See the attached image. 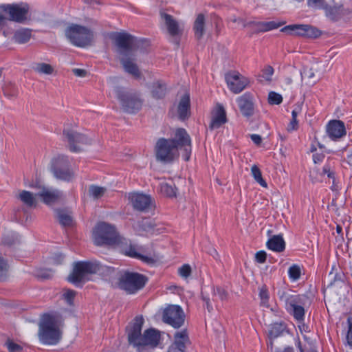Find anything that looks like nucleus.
Listing matches in <instances>:
<instances>
[{
	"mask_svg": "<svg viewBox=\"0 0 352 352\" xmlns=\"http://www.w3.org/2000/svg\"><path fill=\"white\" fill-rule=\"evenodd\" d=\"M4 95L9 98H16L19 94L18 87L12 82L6 83L3 87Z\"/></svg>",
	"mask_w": 352,
	"mask_h": 352,
	"instance_id": "nucleus-37",
	"label": "nucleus"
},
{
	"mask_svg": "<svg viewBox=\"0 0 352 352\" xmlns=\"http://www.w3.org/2000/svg\"><path fill=\"white\" fill-rule=\"evenodd\" d=\"M7 348L10 352H20L22 350V347L12 341H8L6 343Z\"/></svg>",
	"mask_w": 352,
	"mask_h": 352,
	"instance_id": "nucleus-52",
	"label": "nucleus"
},
{
	"mask_svg": "<svg viewBox=\"0 0 352 352\" xmlns=\"http://www.w3.org/2000/svg\"><path fill=\"white\" fill-rule=\"evenodd\" d=\"M267 254L265 251H258L255 254V259L259 263H263L265 262Z\"/></svg>",
	"mask_w": 352,
	"mask_h": 352,
	"instance_id": "nucleus-53",
	"label": "nucleus"
},
{
	"mask_svg": "<svg viewBox=\"0 0 352 352\" xmlns=\"http://www.w3.org/2000/svg\"><path fill=\"white\" fill-rule=\"evenodd\" d=\"M292 31L296 36L308 38H317L321 32L316 28L308 24H294L287 25L281 29V32Z\"/></svg>",
	"mask_w": 352,
	"mask_h": 352,
	"instance_id": "nucleus-15",
	"label": "nucleus"
},
{
	"mask_svg": "<svg viewBox=\"0 0 352 352\" xmlns=\"http://www.w3.org/2000/svg\"><path fill=\"white\" fill-rule=\"evenodd\" d=\"M191 267L188 264H184L178 269L179 276L184 278H188L191 274Z\"/></svg>",
	"mask_w": 352,
	"mask_h": 352,
	"instance_id": "nucleus-49",
	"label": "nucleus"
},
{
	"mask_svg": "<svg viewBox=\"0 0 352 352\" xmlns=\"http://www.w3.org/2000/svg\"><path fill=\"white\" fill-rule=\"evenodd\" d=\"M302 102H297L293 106L292 111V119L288 124V131H296L298 128V120L297 117L302 113Z\"/></svg>",
	"mask_w": 352,
	"mask_h": 352,
	"instance_id": "nucleus-27",
	"label": "nucleus"
},
{
	"mask_svg": "<svg viewBox=\"0 0 352 352\" xmlns=\"http://www.w3.org/2000/svg\"><path fill=\"white\" fill-rule=\"evenodd\" d=\"M175 341L173 345H177L180 348L185 349L186 344L188 342L189 339L186 330L178 331L175 334Z\"/></svg>",
	"mask_w": 352,
	"mask_h": 352,
	"instance_id": "nucleus-33",
	"label": "nucleus"
},
{
	"mask_svg": "<svg viewBox=\"0 0 352 352\" xmlns=\"http://www.w3.org/2000/svg\"><path fill=\"white\" fill-rule=\"evenodd\" d=\"M129 199L133 207L139 211H146L151 204V197L142 193H130Z\"/></svg>",
	"mask_w": 352,
	"mask_h": 352,
	"instance_id": "nucleus-19",
	"label": "nucleus"
},
{
	"mask_svg": "<svg viewBox=\"0 0 352 352\" xmlns=\"http://www.w3.org/2000/svg\"><path fill=\"white\" fill-rule=\"evenodd\" d=\"M325 3L324 0H307L308 6L314 9H321Z\"/></svg>",
	"mask_w": 352,
	"mask_h": 352,
	"instance_id": "nucleus-51",
	"label": "nucleus"
},
{
	"mask_svg": "<svg viewBox=\"0 0 352 352\" xmlns=\"http://www.w3.org/2000/svg\"><path fill=\"white\" fill-rule=\"evenodd\" d=\"M346 340L349 345L352 346V323H350L349 331L346 335Z\"/></svg>",
	"mask_w": 352,
	"mask_h": 352,
	"instance_id": "nucleus-58",
	"label": "nucleus"
},
{
	"mask_svg": "<svg viewBox=\"0 0 352 352\" xmlns=\"http://www.w3.org/2000/svg\"><path fill=\"white\" fill-rule=\"evenodd\" d=\"M61 318L56 314H45L38 324V339L41 343L55 345L61 339Z\"/></svg>",
	"mask_w": 352,
	"mask_h": 352,
	"instance_id": "nucleus-3",
	"label": "nucleus"
},
{
	"mask_svg": "<svg viewBox=\"0 0 352 352\" xmlns=\"http://www.w3.org/2000/svg\"><path fill=\"white\" fill-rule=\"evenodd\" d=\"M298 347L299 348L300 352H317V351L314 349H310L309 350L305 349L302 348L300 342H299L298 344Z\"/></svg>",
	"mask_w": 352,
	"mask_h": 352,
	"instance_id": "nucleus-63",
	"label": "nucleus"
},
{
	"mask_svg": "<svg viewBox=\"0 0 352 352\" xmlns=\"http://www.w3.org/2000/svg\"><path fill=\"white\" fill-rule=\"evenodd\" d=\"M212 293L214 296H217L221 300H227L228 296L227 291L221 287H214Z\"/></svg>",
	"mask_w": 352,
	"mask_h": 352,
	"instance_id": "nucleus-47",
	"label": "nucleus"
},
{
	"mask_svg": "<svg viewBox=\"0 0 352 352\" xmlns=\"http://www.w3.org/2000/svg\"><path fill=\"white\" fill-rule=\"evenodd\" d=\"M322 174L327 175L329 178L333 177V172L331 170V167L329 164L324 166L322 168Z\"/></svg>",
	"mask_w": 352,
	"mask_h": 352,
	"instance_id": "nucleus-54",
	"label": "nucleus"
},
{
	"mask_svg": "<svg viewBox=\"0 0 352 352\" xmlns=\"http://www.w3.org/2000/svg\"><path fill=\"white\" fill-rule=\"evenodd\" d=\"M89 193L94 199H98L104 195L106 188L92 185L89 187Z\"/></svg>",
	"mask_w": 352,
	"mask_h": 352,
	"instance_id": "nucleus-42",
	"label": "nucleus"
},
{
	"mask_svg": "<svg viewBox=\"0 0 352 352\" xmlns=\"http://www.w3.org/2000/svg\"><path fill=\"white\" fill-rule=\"evenodd\" d=\"M18 197L28 207H34L36 205L35 196H34V195L29 191H21L19 193Z\"/></svg>",
	"mask_w": 352,
	"mask_h": 352,
	"instance_id": "nucleus-31",
	"label": "nucleus"
},
{
	"mask_svg": "<svg viewBox=\"0 0 352 352\" xmlns=\"http://www.w3.org/2000/svg\"><path fill=\"white\" fill-rule=\"evenodd\" d=\"M58 218L60 224L64 226H69L72 223V217L64 212H60L58 214Z\"/></svg>",
	"mask_w": 352,
	"mask_h": 352,
	"instance_id": "nucleus-46",
	"label": "nucleus"
},
{
	"mask_svg": "<svg viewBox=\"0 0 352 352\" xmlns=\"http://www.w3.org/2000/svg\"><path fill=\"white\" fill-rule=\"evenodd\" d=\"M226 122V113L223 107L221 104H217L212 116L211 122L209 125L210 129H219Z\"/></svg>",
	"mask_w": 352,
	"mask_h": 352,
	"instance_id": "nucleus-22",
	"label": "nucleus"
},
{
	"mask_svg": "<svg viewBox=\"0 0 352 352\" xmlns=\"http://www.w3.org/2000/svg\"><path fill=\"white\" fill-rule=\"evenodd\" d=\"M146 281L147 278L143 274L124 272L119 278L118 286L127 294H133L142 289Z\"/></svg>",
	"mask_w": 352,
	"mask_h": 352,
	"instance_id": "nucleus-8",
	"label": "nucleus"
},
{
	"mask_svg": "<svg viewBox=\"0 0 352 352\" xmlns=\"http://www.w3.org/2000/svg\"><path fill=\"white\" fill-rule=\"evenodd\" d=\"M65 35L74 45L80 47L89 45L94 39V34L89 29L76 24L69 26Z\"/></svg>",
	"mask_w": 352,
	"mask_h": 352,
	"instance_id": "nucleus-7",
	"label": "nucleus"
},
{
	"mask_svg": "<svg viewBox=\"0 0 352 352\" xmlns=\"http://www.w3.org/2000/svg\"><path fill=\"white\" fill-rule=\"evenodd\" d=\"M101 268V265L96 261L78 262L75 264L72 273L68 277V280L78 286L81 283L88 280V275L96 274Z\"/></svg>",
	"mask_w": 352,
	"mask_h": 352,
	"instance_id": "nucleus-6",
	"label": "nucleus"
},
{
	"mask_svg": "<svg viewBox=\"0 0 352 352\" xmlns=\"http://www.w3.org/2000/svg\"><path fill=\"white\" fill-rule=\"evenodd\" d=\"M159 342V335L154 329H147L143 333L142 342H141V346H155L157 345Z\"/></svg>",
	"mask_w": 352,
	"mask_h": 352,
	"instance_id": "nucleus-26",
	"label": "nucleus"
},
{
	"mask_svg": "<svg viewBox=\"0 0 352 352\" xmlns=\"http://www.w3.org/2000/svg\"><path fill=\"white\" fill-rule=\"evenodd\" d=\"M52 274H53L52 271L46 270V271L41 272V273L38 274V276L43 278H50L52 276Z\"/></svg>",
	"mask_w": 352,
	"mask_h": 352,
	"instance_id": "nucleus-59",
	"label": "nucleus"
},
{
	"mask_svg": "<svg viewBox=\"0 0 352 352\" xmlns=\"http://www.w3.org/2000/svg\"><path fill=\"white\" fill-rule=\"evenodd\" d=\"M345 160L351 166H352V147L346 150Z\"/></svg>",
	"mask_w": 352,
	"mask_h": 352,
	"instance_id": "nucleus-57",
	"label": "nucleus"
},
{
	"mask_svg": "<svg viewBox=\"0 0 352 352\" xmlns=\"http://www.w3.org/2000/svg\"><path fill=\"white\" fill-rule=\"evenodd\" d=\"M288 275L292 281L298 280L301 275L300 267L298 265H292L288 270Z\"/></svg>",
	"mask_w": 352,
	"mask_h": 352,
	"instance_id": "nucleus-41",
	"label": "nucleus"
},
{
	"mask_svg": "<svg viewBox=\"0 0 352 352\" xmlns=\"http://www.w3.org/2000/svg\"><path fill=\"white\" fill-rule=\"evenodd\" d=\"M160 192L167 197H174L176 195L175 188L166 182H162L160 184Z\"/></svg>",
	"mask_w": 352,
	"mask_h": 352,
	"instance_id": "nucleus-40",
	"label": "nucleus"
},
{
	"mask_svg": "<svg viewBox=\"0 0 352 352\" xmlns=\"http://www.w3.org/2000/svg\"><path fill=\"white\" fill-rule=\"evenodd\" d=\"M32 69L34 72L41 74L50 75L54 72V69L51 65L45 63H35Z\"/></svg>",
	"mask_w": 352,
	"mask_h": 352,
	"instance_id": "nucleus-35",
	"label": "nucleus"
},
{
	"mask_svg": "<svg viewBox=\"0 0 352 352\" xmlns=\"http://www.w3.org/2000/svg\"><path fill=\"white\" fill-rule=\"evenodd\" d=\"M280 23L276 21H261L256 23L257 30L260 32H267L274 29H277L281 26Z\"/></svg>",
	"mask_w": 352,
	"mask_h": 352,
	"instance_id": "nucleus-34",
	"label": "nucleus"
},
{
	"mask_svg": "<svg viewBox=\"0 0 352 352\" xmlns=\"http://www.w3.org/2000/svg\"><path fill=\"white\" fill-rule=\"evenodd\" d=\"M269 250L274 252H281L285 249V242L282 235H274L266 243Z\"/></svg>",
	"mask_w": 352,
	"mask_h": 352,
	"instance_id": "nucleus-25",
	"label": "nucleus"
},
{
	"mask_svg": "<svg viewBox=\"0 0 352 352\" xmlns=\"http://www.w3.org/2000/svg\"><path fill=\"white\" fill-rule=\"evenodd\" d=\"M258 296L261 300V306L268 308L270 307V294L266 285H263L259 288Z\"/></svg>",
	"mask_w": 352,
	"mask_h": 352,
	"instance_id": "nucleus-36",
	"label": "nucleus"
},
{
	"mask_svg": "<svg viewBox=\"0 0 352 352\" xmlns=\"http://www.w3.org/2000/svg\"><path fill=\"white\" fill-rule=\"evenodd\" d=\"M226 80L230 90L236 94L241 93L249 84V80L238 72L227 74Z\"/></svg>",
	"mask_w": 352,
	"mask_h": 352,
	"instance_id": "nucleus-16",
	"label": "nucleus"
},
{
	"mask_svg": "<svg viewBox=\"0 0 352 352\" xmlns=\"http://www.w3.org/2000/svg\"><path fill=\"white\" fill-rule=\"evenodd\" d=\"M283 102V97L280 94L274 91H270L268 95V102L270 104H280Z\"/></svg>",
	"mask_w": 352,
	"mask_h": 352,
	"instance_id": "nucleus-44",
	"label": "nucleus"
},
{
	"mask_svg": "<svg viewBox=\"0 0 352 352\" xmlns=\"http://www.w3.org/2000/svg\"><path fill=\"white\" fill-rule=\"evenodd\" d=\"M18 236L14 232H9L2 237V243L6 245H12L18 241Z\"/></svg>",
	"mask_w": 352,
	"mask_h": 352,
	"instance_id": "nucleus-43",
	"label": "nucleus"
},
{
	"mask_svg": "<svg viewBox=\"0 0 352 352\" xmlns=\"http://www.w3.org/2000/svg\"><path fill=\"white\" fill-rule=\"evenodd\" d=\"M302 75H305V76L308 77L309 78H311L314 76V73L313 72L312 69H304L303 73H302Z\"/></svg>",
	"mask_w": 352,
	"mask_h": 352,
	"instance_id": "nucleus-61",
	"label": "nucleus"
},
{
	"mask_svg": "<svg viewBox=\"0 0 352 352\" xmlns=\"http://www.w3.org/2000/svg\"><path fill=\"white\" fill-rule=\"evenodd\" d=\"M162 19L167 28L168 34L172 36H176L179 34V28L177 21L170 14L161 12Z\"/></svg>",
	"mask_w": 352,
	"mask_h": 352,
	"instance_id": "nucleus-23",
	"label": "nucleus"
},
{
	"mask_svg": "<svg viewBox=\"0 0 352 352\" xmlns=\"http://www.w3.org/2000/svg\"><path fill=\"white\" fill-rule=\"evenodd\" d=\"M151 93L156 99L163 98L166 94V85L162 81H156L153 83Z\"/></svg>",
	"mask_w": 352,
	"mask_h": 352,
	"instance_id": "nucleus-30",
	"label": "nucleus"
},
{
	"mask_svg": "<svg viewBox=\"0 0 352 352\" xmlns=\"http://www.w3.org/2000/svg\"><path fill=\"white\" fill-rule=\"evenodd\" d=\"M131 56H122L121 58V62L126 72L134 76L135 77H139L140 72L137 65L131 58Z\"/></svg>",
	"mask_w": 352,
	"mask_h": 352,
	"instance_id": "nucleus-28",
	"label": "nucleus"
},
{
	"mask_svg": "<svg viewBox=\"0 0 352 352\" xmlns=\"http://www.w3.org/2000/svg\"><path fill=\"white\" fill-rule=\"evenodd\" d=\"M179 148L183 150V159L188 161L192 151L191 140L184 129H177L174 138H162L157 141L155 147L156 159L164 163L172 162L179 157Z\"/></svg>",
	"mask_w": 352,
	"mask_h": 352,
	"instance_id": "nucleus-1",
	"label": "nucleus"
},
{
	"mask_svg": "<svg viewBox=\"0 0 352 352\" xmlns=\"http://www.w3.org/2000/svg\"><path fill=\"white\" fill-rule=\"evenodd\" d=\"M144 323L142 316H137L133 322L127 327L128 341L134 347L141 346L143 334L142 327Z\"/></svg>",
	"mask_w": 352,
	"mask_h": 352,
	"instance_id": "nucleus-13",
	"label": "nucleus"
},
{
	"mask_svg": "<svg viewBox=\"0 0 352 352\" xmlns=\"http://www.w3.org/2000/svg\"><path fill=\"white\" fill-rule=\"evenodd\" d=\"M190 96L188 94L183 96L177 107L178 116L180 120H184L190 116Z\"/></svg>",
	"mask_w": 352,
	"mask_h": 352,
	"instance_id": "nucleus-24",
	"label": "nucleus"
},
{
	"mask_svg": "<svg viewBox=\"0 0 352 352\" xmlns=\"http://www.w3.org/2000/svg\"><path fill=\"white\" fill-rule=\"evenodd\" d=\"M184 320L185 315L184 311L179 305H168L163 311V322L175 329L181 327L184 323Z\"/></svg>",
	"mask_w": 352,
	"mask_h": 352,
	"instance_id": "nucleus-11",
	"label": "nucleus"
},
{
	"mask_svg": "<svg viewBox=\"0 0 352 352\" xmlns=\"http://www.w3.org/2000/svg\"><path fill=\"white\" fill-rule=\"evenodd\" d=\"M184 350L177 345L171 344L168 348V352H184Z\"/></svg>",
	"mask_w": 352,
	"mask_h": 352,
	"instance_id": "nucleus-60",
	"label": "nucleus"
},
{
	"mask_svg": "<svg viewBox=\"0 0 352 352\" xmlns=\"http://www.w3.org/2000/svg\"><path fill=\"white\" fill-rule=\"evenodd\" d=\"M327 133L333 140L342 138L346 133L344 123L338 120L330 121L327 125Z\"/></svg>",
	"mask_w": 352,
	"mask_h": 352,
	"instance_id": "nucleus-20",
	"label": "nucleus"
},
{
	"mask_svg": "<svg viewBox=\"0 0 352 352\" xmlns=\"http://www.w3.org/2000/svg\"><path fill=\"white\" fill-rule=\"evenodd\" d=\"M93 235L94 243L97 245H116L126 256L142 261L146 258L141 254V248L133 245L129 240L119 235L115 226L111 224L105 222L98 223Z\"/></svg>",
	"mask_w": 352,
	"mask_h": 352,
	"instance_id": "nucleus-2",
	"label": "nucleus"
},
{
	"mask_svg": "<svg viewBox=\"0 0 352 352\" xmlns=\"http://www.w3.org/2000/svg\"><path fill=\"white\" fill-rule=\"evenodd\" d=\"M8 264L6 259L0 256V280L3 279L8 271Z\"/></svg>",
	"mask_w": 352,
	"mask_h": 352,
	"instance_id": "nucleus-48",
	"label": "nucleus"
},
{
	"mask_svg": "<svg viewBox=\"0 0 352 352\" xmlns=\"http://www.w3.org/2000/svg\"><path fill=\"white\" fill-rule=\"evenodd\" d=\"M278 297L287 312L293 316L298 322H301L305 320V297L299 294H293L291 292L285 289H279L277 292Z\"/></svg>",
	"mask_w": 352,
	"mask_h": 352,
	"instance_id": "nucleus-4",
	"label": "nucleus"
},
{
	"mask_svg": "<svg viewBox=\"0 0 352 352\" xmlns=\"http://www.w3.org/2000/svg\"><path fill=\"white\" fill-rule=\"evenodd\" d=\"M69 166L68 157L61 155L52 160L51 170L56 178L69 182L74 177V173Z\"/></svg>",
	"mask_w": 352,
	"mask_h": 352,
	"instance_id": "nucleus-12",
	"label": "nucleus"
},
{
	"mask_svg": "<svg viewBox=\"0 0 352 352\" xmlns=\"http://www.w3.org/2000/svg\"><path fill=\"white\" fill-rule=\"evenodd\" d=\"M31 31L28 29H21L16 31L14 35V40L15 42L23 44L25 43L31 38Z\"/></svg>",
	"mask_w": 352,
	"mask_h": 352,
	"instance_id": "nucleus-32",
	"label": "nucleus"
},
{
	"mask_svg": "<svg viewBox=\"0 0 352 352\" xmlns=\"http://www.w3.org/2000/svg\"><path fill=\"white\" fill-rule=\"evenodd\" d=\"M205 17L203 14H199L195 21L193 30L197 39H201L204 34Z\"/></svg>",
	"mask_w": 352,
	"mask_h": 352,
	"instance_id": "nucleus-29",
	"label": "nucleus"
},
{
	"mask_svg": "<svg viewBox=\"0 0 352 352\" xmlns=\"http://www.w3.org/2000/svg\"><path fill=\"white\" fill-rule=\"evenodd\" d=\"M322 9L324 10L325 16L332 21H338L352 14L351 7L339 3H333V5L325 3Z\"/></svg>",
	"mask_w": 352,
	"mask_h": 352,
	"instance_id": "nucleus-14",
	"label": "nucleus"
},
{
	"mask_svg": "<svg viewBox=\"0 0 352 352\" xmlns=\"http://www.w3.org/2000/svg\"><path fill=\"white\" fill-rule=\"evenodd\" d=\"M37 195L41 197L43 201L47 205L56 203L63 197V194L60 190L45 187L43 188Z\"/></svg>",
	"mask_w": 352,
	"mask_h": 352,
	"instance_id": "nucleus-21",
	"label": "nucleus"
},
{
	"mask_svg": "<svg viewBox=\"0 0 352 352\" xmlns=\"http://www.w3.org/2000/svg\"><path fill=\"white\" fill-rule=\"evenodd\" d=\"M29 7L25 3L0 5V30L7 25L8 21L23 23L27 19Z\"/></svg>",
	"mask_w": 352,
	"mask_h": 352,
	"instance_id": "nucleus-5",
	"label": "nucleus"
},
{
	"mask_svg": "<svg viewBox=\"0 0 352 352\" xmlns=\"http://www.w3.org/2000/svg\"><path fill=\"white\" fill-rule=\"evenodd\" d=\"M114 91L125 111L132 113L141 108L142 102L136 92L126 91L122 87H116Z\"/></svg>",
	"mask_w": 352,
	"mask_h": 352,
	"instance_id": "nucleus-9",
	"label": "nucleus"
},
{
	"mask_svg": "<svg viewBox=\"0 0 352 352\" xmlns=\"http://www.w3.org/2000/svg\"><path fill=\"white\" fill-rule=\"evenodd\" d=\"M275 352H294V349L292 347H286L283 350H276Z\"/></svg>",
	"mask_w": 352,
	"mask_h": 352,
	"instance_id": "nucleus-64",
	"label": "nucleus"
},
{
	"mask_svg": "<svg viewBox=\"0 0 352 352\" xmlns=\"http://www.w3.org/2000/svg\"><path fill=\"white\" fill-rule=\"evenodd\" d=\"M285 329V326L281 322H276L272 324L269 330L270 336L272 338H276L280 336Z\"/></svg>",
	"mask_w": 352,
	"mask_h": 352,
	"instance_id": "nucleus-39",
	"label": "nucleus"
},
{
	"mask_svg": "<svg viewBox=\"0 0 352 352\" xmlns=\"http://www.w3.org/2000/svg\"><path fill=\"white\" fill-rule=\"evenodd\" d=\"M250 138L252 140V142L256 145H260L262 142V138L259 135L252 134L250 135Z\"/></svg>",
	"mask_w": 352,
	"mask_h": 352,
	"instance_id": "nucleus-56",
	"label": "nucleus"
},
{
	"mask_svg": "<svg viewBox=\"0 0 352 352\" xmlns=\"http://www.w3.org/2000/svg\"><path fill=\"white\" fill-rule=\"evenodd\" d=\"M76 294V292L72 289H67L63 293V296L69 305H73Z\"/></svg>",
	"mask_w": 352,
	"mask_h": 352,
	"instance_id": "nucleus-50",
	"label": "nucleus"
},
{
	"mask_svg": "<svg viewBox=\"0 0 352 352\" xmlns=\"http://www.w3.org/2000/svg\"><path fill=\"white\" fill-rule=\"evenodd\" d=\"M72 71L74 74L78 77H85L87 75V71L82 69L75 68Z\"/></svg>",
	"mask_w": 352,
	"mask_h": 352,
	"instance_id": "nucleus-55",
	"label": "nucleus"
},
{
	"mask_svg": "<svg viewBox=\"0 0 352 352\" xmlns=\"http://www.w3.org/2000/svg\"><path fill=\"white\" fill-rule=\"evenodd\" d=\"M273 74V67L270 65H267L262 69V74L260 76V77H261L263 80H265L267 82H270L272 80V77Z\"/></svg>",
	"mask_w": 352,
	"mask_h": 352,
	"instance_id": "nucleus-45",
	"label": "nucleus"
},
{
	"mask_svg": "<svg viewBox=\"0 0 352 352\" xmlns=\"http://www.w3.org/2000/svg\"><path fill=\"white\" fill-rule=\"evenodd\" d=\"M111 38L115 41L122 57L134 55L133 52L137 46L136 38L129 34L120 32L113 34Z\"/></svg>",
	"mask_w": 352,
	"mask_h": 352,
	"instance_id": "nucleus-10",
	"label": "nucleus"
},
{
	"mask_svg": "<svg viewBox=\"0 0 352 352\" xmlns=\"http://www.w3.org/2000/svg\"><path fill=\"white\" fill-rule=\"evenodd\" d=\"M63 133L67 139L69 144V149L72 152H80L82 151V145L91 144V140L83 134L77 133L72 130L65 129H64Z\"/></svg>",
	"mask_w": 352,
	"mask_h": 352,
	"instance_id": "nucleus-17",
	"label": "nucleus"
},
{
	"mask_svg": "<svg viewBox=\"0 0 352 352\" xmlns=\"http://www.w3.org/2000/svg\"><path fill=\"white\" fill-rule=\"evenodd\" d=\"M241 113L244 117L250 118L254 113V98L250 92H245L236 98Z\"/></svg>",
	"mask_w": 352,
	"mask_h": 352,
	"instance_id": "nucleus-18",
	"label": "nucleus"
},
{
	"mask_svg": "<svg viewBox=\"0 0 352 352\" xmlns=\"http://www.w3.org/2000/svg\"><path fill=\"white\" fill-rule=\"evenodd\" d=\"M323 157H324L323 155H318V154L313 155V160L315 163L321 162L322 160Z\"/></svg>",
	"mask_w": 352,
	"mask_h": 352,
	"instance_id": "nucleus-62",
	"label": "nucleus"
},
{
	"mask_svg": "<svg viewBox=\"0 0 352 352\" xmlns=\"http://www.w3.org/2000/svg\"><path fill=\"white\" fill-rule=\"evenodd\" d=\"M251 173L254 180L258 183L262 187L267 188V184L262 177V173L259 168L256 165H253L251 168Z\"/></svg>",
	"mask_w": 352,
	"mask_h": 352,
	"instance_id": "nucleus-38",
	"label": "nucleus"
}]
</instances>
